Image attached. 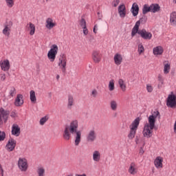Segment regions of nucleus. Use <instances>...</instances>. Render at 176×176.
<instances>
[{
	"mask_svg": "<svg viewBox=\"0 0 176 176\" xmlns=\"http://www.w3.org/2000/svg\"><path fill=\"white\" fill-rule=\"evenodd\" d=\"M164 74H165V75H167V74L170 72V65L168 64V63L164 62Z\"/></svg>",
	"mask_w": 176,
	"mask_h": 176,
	"instance_id": "e433bc0d",
	"label": "nucleus"
},
{
	"mask_svg": "<svg viewBox=\"0 0 176 176\" xmlns=\"http://www.w3.org/2000/svg\"><path fill=\"white\" fill-rule=\"evenodd\" d=\"M18 168L23 173H25L28 170V161H27V159L20 157L18 160Z\"/></svg>",
	"mask_w": 176,
	"mask_h": 176,
	"instance_id": "423d86ee",
	"label": "nucleus"
},
{
	"mask_svg": "<svg viewBox=\"0 0 176 176\" xmlns=\"http://www.w3.org/2000/svg\"><path fill=\"white\" fill-rule=\"evenodd\" d=\"M97 31H98V25L96 24L94 27L93 32L94 34H97Z\"/></svg>",
	"mask_w": 176,
	"mask_h": 176,
	"instance_id": "603ef678",
	"label": "nucleus"
},
{
	"mask_svg": "<svg viewBox=\"0 0 176 176\" xmlns=\"http://www.w3.org/2000/svg\"><path fill=\"white\" fill-rule=\"evenodd\" d=\"M163 52H164V50L162 46H157L153 50L154 56H162V54H163Z\"/></svg>",
	"mask_w": 176,
	"mask_h": 176,
	"instance_id": "a878e982",
	"label": "nucleus"
},
{
	"mask_svg": "<svg viewBox=\"0 0 176 176\" xmlns=\"http://www.w3.org/2000/svg\"><path fill=\"white\" fill-rule=\"evenodd\" d=\"M58 53V46H57V45L56 44L52 45L47 53V58L51 63H54L56 60V56H57Z\"/></svg>",
	"mask_w": 176,
	"mask_h": 176,
	"instance_id": "20e7f679",
	"label": "nucleus"
},
{
	"mask_svg": "<svg viewBox=\"0 0 176 176\" xmlns=\"http://www.w3.org/2000/svg\"><path fill=\"white\" fill-rule=\"evenodd\" d=\"M158 88L160 89L164 85V78L162 74L158 75Z\"/></svg>",
	"mask_w": 176,
	"mask_h": 176,
	"instance_id": "c9c22d12",
	"label": "nucleus"
},
{
	"mask_svg": "<svg viewBox=\"0 0 176 176\" xmlns=\"http://www.w3.org/2000/svg\"><path fill=\"white\" fill-rule=\"evenodd\" d=\"M144 152H145V151H144V148H141L140 149L139 154H140V155H144Z\"/></svg>",
	"mask_w": 176,
	"mask_h": 176,
	"instance_id": "5fc2aeb1",
	"label": "nucleus"
},
{
	"mask_svg": "<svg viewBox=\"0 0 176 176\" xmlns=\"http://www.w3.org/2000/svg\"><path fill=\"white\" fill-rule=\"evenodd\" d=\"M5 138H6V133H5L4 131H0V142L1 141H4Z\"/></svg>",
	"mask_w": 176,
	"mask_h": 176,
	"instance_id": "a18cd8bd",
	"label": "nucleus"
},
{
	"mask_svg": "<svg viewBox=\"0 0 176 176\" xmlns=\"http://www.w3.org/2000/svg\"><path fill=\"white\" fill-rule=\"evenodd\" d=\"M136 144H138V140L135 141Z\"/></svg>",
	"mask_w": 176,
	"mask_h": 176,
	"instance_id": "052dcab7",
	"label": "nucleus"
},
{
	"mask_svg": "<svg viewBox=\"0 0 176 176\" xmlns=\"http://www.w3.org/2000/svg\"><path fill=\"white\" fill-rule=\"evenodd\" d=\"M92 159L94 162L98 163L101 160V153L99 151H94L92 153Z\"/></svg>",
	"mask_w": 176,
	"mask_h": 176,
	"instance_id": "b1692460",
	"label": "nucleus"
},
{
	"mask_svg": "<svg viewBox=\"0 0 176 176\" xmlns=\"http://www.w3.org/2000/svg\"><path fill=\"white\" fill-rule=\"evenodd\" d=\"M166 105L169 108H175L176 107V96L175 94L168 95Z\"/></svg>",
	"mask_w": 176,
	"mask_h": 176,
	"instance_id": "9d476101",
	"label": "nucleus"
},
{
	"mask_svg": "<svg viewBox=\"0 0 176 176\" xmlns=\"http://www.w3.org/2000/svg\"><path fill=\"white\" fill-rule=\"evenodd\" d=\"M36 176H46V169L43 166H38L36 170Z\"/></svg>",
	"mask_w": 176,
	"mask_h": 176,
	"instance_id": "bb28decb",
	"label": "nucleus"
},
{
	"mask_svg": "<svg viewBox=\"0 0 176 176\" xmlns=\"http://www.w3.org/2000/svg\"><path fill=\"white\" fill-rule=\"evenodd\" d=\"M150 10L152 13H157L160 11V6L157 3H152L150 5Z\"/></svg>",
	"mask_w": 176,
	"mask_h": 176,
	"instance_id": "c85d7f7f",
	"label": "nucleus"
},
{
	"mask_svg": "<svg viewBox=\"0 0 176 176\" xmlns=\"http://www.w3.org/2000/svg\"><path fill=\"white\" fill-rule=\"evenodd\" d=\"M62 135L65 141H69L72 135L74 136V145L78 146L82 141V132L79 131V121L73 120L69 124H66L63 129Z\"/></svg>",
	"mask_w": 176,
	"mask_h": 176,
	"instance_id": "f257e3e1",
	"label": "nucleus"
},
{
	"mask_svg": "<svg viewBox=\"0 0 176 176\" xmlns=\"http://www.w3.org/2000/svg\"><path fill=\"white\" fill-rule=\"evenodd\" d=\"M128 173L131 174V175H135L138 173V165L135 162H132L130 164Z\"/></svg>",
	"mask_w": 176,
	"mask_h": 176,
	"instance_id": "2eb2a0df",
	"label": "nucleus"
},
{
	"mask_svg": "<svg viewBox=\"0 0 176 176\" xmlns=\"http://www.w3.org/2000/svg\"><path fill=\"white\" fill-rule=\"evenodd\" d=\"M146 17H142L139 21H138L139 22V25H141V23H146Z\"/></svg>",
	"mask_w": 176,
	"mask_h": 176,
	"instance_id": "8fccbe9b",
	"label": "nucleus"
},
{
	"mask_svg": "<svg viewBox=\"0 0 176 176\" xmlns=\"http://www.w3.org/2000/svg\"><path fill=\"white\" fill-rule=\"evenodd\" d=\"M119 3H120V0H113L111 5L113 8H116Z\"/></svg>",
	"mask_w": 176,
	"mask_h": 176,
	"instance_id": "09e8293b",
	"label": "nucleus"
},
{
	"mask_svg": "<svg viewBox=\"0 0 176 176\" xmlns=\"http://www.w3.org/2000/svg\"><path fill=\"white\" fill-rule=\"evenodd\" d=\"M87 142H94L97 140V133L94 129L90 130L87 134Z\"/></svg>",
	"mask_w": 176,
	"mask_h": 176,
	"instance_id": "ddd939ff",
	"label": "nucleus"
},
{
	"mask_svg": "<svg viewBox=\"0 0 176 176\" xmlns=\"http://www.w3.org/2000/svg\"><path fill=\"white\" fill-rule=\"evenodd\" d=\"M48 120H49V116H45L42 118H41L40 120L41 126H43V124H45V123H46V122H47Z\"/></svg>",
	"mask_w": 176,
	"mask_h": 176,
	"instance_id": "a19ab883",
	"label": "nucleus"
},
{
	"mask_svg": "<svg viewBox=\"0 0 176 176\" xmlns=\"http://www.w3.org/2000/svg\"><path fill=\"white\" fill-rule=\"evenodd\" d=\"M109 91H113L115 90V80H111L109 82Z\"/></svg>",
	"mask_w": 176,
	"mask_h": 176,
	"instance_id": "4c0bfd02",
	"label": "nucleus"
},
{
	"mask_svg": "<svg viewBox=\"0 0 176 176\" xmlns=\"http://www.w3.org/2000/svg\"><path fill=\"white\" fill-rule=\"evenodd\" d=\"M0 67L1 71L8 72L10 69V61L8 59H2L0 60Z\"/></svg>",
	"mask_w": 176,
	"mask_h": 176,
	"instance_id": "1a4fd4ad",
	"label": "nucleus"
},
{
	"mask_svg": "<svg viewBox=\"0 0 176 176\" xmlns=\"http://www.w3.org/2000/svg\"><path fill=\"white\" fill-rule=\"evenodd\" d=\"M6 80V74L4 72H1L0 73V81L1 82H5Z\"/></svg>",
	"mask_w": 176,
	"mask_h": 176,
	"instance_id": "37998d69",
	"label": "nucleus"
},
{
	"mask_svg": "<svg viewBox=\"0 0 176 176\" xmlns=\"http://www.w3.org/2000/svg\"><path fill=\"white\" fill-rule=\"evenodd\" d=\"M153 129H155V124L151 122L146 123L143 128L142 134L146 138H151L152 134H153Z\"/></svg>",
	"mask_w": 176,
	"mask_h": 176,
	"instance_id": "7ed1b4c3",
	"label": "nucleus"
},
{
	"mask_svg": "<svg viewBox=\"0 0 176 176\" xmlns=\"http://www.w3.org/2000/svg\"><path fill=\"white\" fill-rule=\"evenodd\" d=\"M146 90L148 93H152L153 91V87L151 85V84H147L146 85Z\"/></svg>",
	"mask_w": 176,
	"mask_h": 176,
	"instance_id": "de8ad7c7",
	"label": "nucleus"
},
{
	"mask_svg": "<svg viewBox=\"0 0 176 176\" xmlns=\"http://www.w3.org/2000/svg\"><path fill=\"white\" fill-rule=\"evenodd\" d=\"M98 95V91H97V89H93L91 92V96L94 98H96L97 96Z\"/></svg>",
	"mask_w": 176,
	"mask_h": 176,
	"instance_id": "49530a36",
	"label": "nucleus"
},
{
	"mask_svg": "<svg viewBox=\"0 0 176 176\" xmlns=\"http://www.w3.org/2000/svg\"><path fill=\"white\" fill-rule=\"evenodd\" d=\"M30 98L32 104H36V95L35 94V91L31 90L30 91Z\"/></svg>",
	"mask_w": 176,
	"mask_h": 176,
	"instance_id": "473e14b6",
	"label": "nucleus"
},
{
	"mask_svg": "<svg viewBox=\"0 0 176 176\" xmlns=\"http://www.w3.org/2000/svg\"><path fill=\"white\" fill-rule=\"evenodd\" d=\"M57 24L54 21H53V19L52 18H47L45 21V27L47 28V30H52V28H54Z\"/></svg>",
	"mask_w": 176,
	"mask_h": 176,
	"instance_id": "aec40b11",
	"label": "nucleus"
},
{
	"mask_svg": "<svg viewBox=\"0 0 176 176\" xmlns=\"http://www.w3.org/2000/svg\"><path fill=\"white\" fill-rule=\"evenodd\" d=\"M24 104V97L22 94H18L15 99V107H21Z\"/></svg>",
	"mask_w": 176,
	"mask_h": 176,
	"instance_id": "412c9836",
	"label": "nucleus"
},
{
	"mask_svg": "<svg viewBox=\"0 0 176 176\" xmlns=\"http://www.w3.org/2000/svg\"><path fill=\"white\" fill-rule=\"evenodd\" d=\"M140 22L137 21L134 25V27L132 29L131 31V36H135V34H138L140 32Z\"/></svg>",
	"mask_w": 176,
	"mask_h": 176,
	"instance_id": "c756f323",
	"label": "nucleus"
},
{
	"mask_svg": "<svg viewBox=\"0 0 176 176\" xmlns=\"http://www.w3.org/2000/svg\"><path fill=\"white\" fill-rule=\"evenodd\" d=\"M75 105V98H74V95L69 94L67 96V109H72V107Z\"/></svg>",
	"mask_w": 176,
	"mask_h": 176,
	"instance_id": "a211bd4d",
	"label": "nucleus"
},
{
	"mask_svg": "<svg viewBox=\"0 0 176 176\" xmlns=\"http://www.w3.org/2000/svg\"><path fill=\"white\" fill-rule=\"evenodd\" d=\"M140 122L141 119L140 117H138L129 125V133L128 134V138L129 140H133L135 138V134H137V130H138Z\"/></svg>",
	"mask_w": 176,
	"mask_h": 176,
	"instance_id": "f03ea898",
	"label": "nucleus"
},
{
	"mask_svg": "<svg viewBox=\"0 0 176 176\" xmlns=\"http://www.w3.org/2000/svg\"><path fill=\"white\" fill-rule=\"evenodd\" d=\"M131 12L133 17L138 16V12H140V7L138 6V4H137V3H134L132 5Z\"/></svg>",
	"mask_w": 176,
	"mask_h": 176,
	"instance_id": "5701e85b",
	"label": "nucleus"
},
{
	"mask_svg": "<svg viewBox=\"0 0 176 176\" xmlns=\"http://www.w3.org/2000/svg\"><path fill=\"white\" fill-rule=\"evenodd\" d=\"M7 8H13L14 6V0H5Z\"/></svg>",
	"mask_w": 176,
	"mask_h": 176,
	"instance_id": "58836bf2",
	"label": "nucleus"
},
{
	"mask_svg": "<svg viewBox=\"0 0 176 176\" xmlns=\"http://www.w3.org/2000/svg\"><path fill=\"white\" fill-rule=\"evenodd\" d=\"M67 55L65 54H60L58 60V67H59L62 72L67 71Z\"/></svg>",
	"mask_w": 176,
	"mask_h": 176,
	"instance_id": "39448f33",
	"label": "nucleus"
},
{
	"mask_svg": "<svg viewBox=\"0 0 176 176\" xmlns=\"http://www.w3.org/2000/svg\"><path fill=\"white\" fill-rule=\"evenodd\" d=\"M12 135L15 137H19L21 133L20 126L17 124H13L12 126Z\"/></svg>",
	"mask_w": 176,
	"mask_h": 176,
	"instance_id": "f3484780",
	"label": "nucleus"
},
{
	"mask_svg": "<svg viewBox=\"0 0 176 176\" xmlns=\"http://www.w3.org/2000/svg\"><path fill=\"white\" fill-rule=\"evenodd\" d=\"M26 28L30 32V35L32 36L35 34V25L34 23L31 22L28 23Z\"/></svg>",
	"mask_w": 176,
	"mask_h": 176,
	"instance_id": "cd10ccee",
	"label": "nucleus"
},
{
	"mask_svg": "<svg viewBox=\"0 0 176 176\" xmlns=\"http://www.w3.org/2000/svg\"><path fill=\"white\" fill-rule=\"evenodd\" d=\"M9 96L10 97H14L16 96V88L14 87H10Z\"/></svg>",
	"mask_w": 176,
	"mask_h": 176,
	"instance_id": "ea45409f",
	"label": "nucleus"
},
{
	"mask_svg": "<svg viewBox=\"0 0 176 176\" xmlns=\"http://www.w3.org/2000/svg\"><path fill=\"white\" fill-rule=\"evenodd\" d=\"M82 28V32L84 35H87L89 34V30L87 29V26H85V28Z\"/></svg>",
	"mask_w": 176,
	"mask_h": 176,
	"instance_id": "3c124183",
	"label": "nucleus"
},
{
	"mask_svg": "<svg viewBox=\"0 0 176 176\" xmlns=\"http://www.w3.org/2000/svg\"><path fill=\"white\" fill-rule=\"evenodd\" d=\"M110 108L111 111H118V101L112 100L110 101Z\"/></svg>",
	"mask_w": 176,
	"mask_h": 176,
	"instance_id": "72a5a7b5",
	"label": "nucleus"
},
{
	"mask_svg": "<svg viewBox=\"0 0 176 176\" xmlns=\"http://www.w3.org/2000/svg\"><path fill=\"white\" fill-rule=\"evenodd\" d=\"M49 0H46V1L47 2Z\"/></svg>",
	"mask_w": 176,
	"mask_h": 176,
	"instance_id": "680f3d73",
	"label": "nucleus"
},
{
	"mask_svg": "<svg viewBox=\"0 0 176 176\" xmlns=\"http://www.w3.org/2000/svg\"><path fill=\"white\" fill-rule=\"evenodd\" d=\"M173 3L176 4V0H173Z\"/></svg>",
	"mask_w": 176,
	"mask_h": 176,
	"instance_id": "bf43d9fd",
	"label": "nucleus"
},
{
	"mask_svg": "<svg viewBox=\"0 0 176 176\" xmlns=\"http://www.w3.org/2000/svg\"><path fill=\"white\" fill-rule=\"evenodd\" d=\"M10 116L11 118H16V116H17V113H16L15 112H11L10 113Z\"/></svg>",
	"mask_w": 176,
	"mask_h": 176,
	"instance_id": "864d4df0",
	"label": "nucleus"
},
{
	"mask_svg": "<svg viewBox=\"0 0 176 176\" xmlns=\"http://www.w3.org/2000/svg\"><path fill=\"white\" fill-rule=\"evenodd\" d=\"M113 60L116 65H120L123 63V56L120 54H116Z\"/></svg>",
	"mask_w": 176,
	"mask_h": 176,
	"instance_id": "393cba45",
	"label": "nucleus"
},
{
	"mask_svg": "<svg viewBox=\"0 0 176 176\" xmlns=\"http://www.w3.org/2000/svg\"><path fill=\"white\" fill-rule=\"evenodd\" d=\"M138 34L140 35V36L143 39H146L147 41H151L152 39V33L149 32H146L145 29H142L138 32Z\"/></svg>",
	"mask_w": 176,
	"mask_h": 176,
	"instance_id": "4468645a",
	"label": "nucleus"
},
{
	"mask_svg": "<svg viewBox=\"0 0 176 176\" xmlns=\"http://www.w3.org/2000/svg\"><path fill=\"white\" fill-rule=\"evenodd\" d=\"M118 85L122 91H126L127 85H126V81H124V80L120 78L118 80Z\"/></svg>",
	"mask_w": 176,
	"mask_h": 176,
	"instance_id": "7c9ffc66",
	"label": "nucleus"
},
{
	"mask_svg": "<svg viewBox=\"0 0 176 176\" xmlns=\"http://www.w3.org/2000/svg\"><path fill=\"white\" fill-rule=\"evenodd\" d=\"M145 51L144 48V45H142V43L138 45V53L139 54H141L142 53H144V52Z\"/></svg>",
	"mask_w": 176,
	"mask_h": 176,
	"instance_id": "79ce46f5",
	"label": "nucleus"
},
{
	"mask_svg": "<svg viewBox=\"0 0 176 176\" xmlns=\"http://www.w3.org/2000/svg\"><path fill=\"white\" fill-rule=\"evenodd\" d=\"M56 79H57V80H58V79H60V75L56 76Z\"/></svg>",
	"mask_w": 176,
	"mask_h": 176,
	"instance_id": "13d9d810",
	"label": "nucleus"
},
{
	"mask_svg": "<svg viewBox=\"0 0 176 176\" xmlns=\"http://www.w3.org/2000/svg\"><path fill=\"white\" fill-rule=\"evenodd\" d=\"M173 130H174V133L176 134V121L174 124V128H173Z\"/></svg>",
	"mask_w": 176,
	"mask_h": 176,
	"instance_id": "4d7b16f0",
	"label": "nucleus"
},
{
	"mask_svg": "<svg viewBox=\"0 0 176 176\" xmlns=\"http://www.w3.org/2000/svg\"><path fill=\"white\" fill-rule=\"evenodd\" d=\"M151 12V6L149 4H144L142 8V14H146Z\"/></svg>",
	"mask_w": 176,
	"mask_h": 176,
	"instance_id": "f704fd0d",
	"label": "nucleus"
},
{
	"mask_svg": "<svg viewBox=\"0 0 176 176\" xmlns=\"http://www.w3.org/2000/svg\"><path fill=\"white\" fill-rule=\"evenodd\" d=\"M16 145H17V142L14 138H10L6 145V149L8 152H13L15 149Z\"/></svg>",
	"mask_w": 176,
	"mask_h": 176,
	"instance_id": "6e6552de",
	"label": "nucleus"
},
{
	"mask_svg": "<svg viewBox=\"0 0 176 176\" xmlns=\"http://www.w3.org/2000/svg\"><path fill=\"white\" fill-rule=\"evenodd\" d=\"M156 119H160V113L158 111H155L149 116L148 120V123H151L155 125L156 123Z\"/></svg>",
	"mask_w": 176,
	"mask_h": 176,
	"instance_id": "f8f14e48",
	"label": "nucleus"
},
{
	"mask_svg": "<svg viewBox=\"0 0 176 176\" xmlns=\"http://www.w3.org/2000/svg\"><path fill=\"white\" fill-rule=\"evenodd\" d=\"M170 25L176 27V12H173L170 14Z\"/></svg>",
	"mask_w": 176,
	"mask_h": 176,
	"instance_id": "2f4dec72",
	"label": "nucleus"
},
{
	"mask_svg": "<svg viewBox=\"0 0 176 176\" xmlns=\"http://www.w3.org/2000/svg\"><path fill=\"white\" fill-rule=\"evenodd\" d=\"M102 58V56L100 53V51H94L92 52V60L94 63H95L96 64L100 63Z\"/></svg>",
	"mask_w": 176,
	"mask_h": 176,
	"instance_id": "dca6fc26",
	"label": "nucleus"
},
{
	"mask_svg": "<svg viewBox=\"0 0 176 176\" xmlns=\"http://www.w3.org/2000/svg\"><path fill=\"white\" fill-rule=\"evenodd\" d=\"M12 27H13V22H12L11 21L6 22L4 24L2 33L5 35V36H10Z\"/></svg>",
	"mask_w": 176,
	"mask_h": 176,
	"instance_id": "0eeeda50",
	"label": "nucleus"
},
{
	"mask_svg": "<svg viewBox=\"0 0 176 176\" xmlns=\"http://www.w3.org/2000/svg\"><path fill=\"white\" fill-rule=\"evenodd\" d=\"M8 115L9 111H5L3 108L0 109V126H2L3 124V121L4 123H6V122H8ZM2 118L3 120H2Z\"/></svg>",
	"mask_w": 176,
	"mask_h": 176,
	"instance_id": "9b49d317",
	"label": "nucleus"
},
{
	"mask_svg": "<svg viewBox=\"0 0 176 176\" xmlns=\"http://www.w3.org/2000/svg\"><path fill=\"white\" fill-rule=\"evenodd\" d=\"M79 24H80L81 28L87 27L86 20H85V19H83V18L80 20Z\"/></svg>",
	"mask_w": 176,
	"mask_h": 176,
	"instance_id": "c03bdc74",
	"label": "nucleus"
},
{
	"mask_svg": "<svg viewBox=\"0 0 176 176\" xmlns=\"http://www.w3.org/2000/svg\"><path fill=\"white\" fill-rule=\"evenodd\" d=\"M118 10L120 17H121V19H124L126 17V6H124V4H120L118 6Z\"/></svg>",
	"mask_w": 176,
	"mask_h": 176,
	"instance_id": "6ab92c4d",
	"label": "nucleus"
},
{
	"mask_svg": "<svg viewBox=\"0 0 176 176\" xmlns=\"http://www.w3.org/2000/svg\"><path fill=\"white\" fill-rule=\"evenodd\" d=\"M154 166L156 168H163V157H157L154 160Z\"/></svg>",
	"mask_w": 176,
	"mask_h": 176,
	"instance_id": "4be33fe9",
	"label": "nucleus"
},
{
	"mask_svg": "<svg viewBox=\"0 0 176 176\" xmlns=\"http://www.w3.org/2000/svg\"><path fill=\"white\" fill-rule=\"evenodd\" d=\"M75 176H87V175H86V173H82V174H78V173H76L75 175Z\"/></svg>",
	"mask_w": 176,
	"mask_h": 176,
	"instance_id": "6e6d98bb",
	"label": "nucleus"
}]
</instances>
